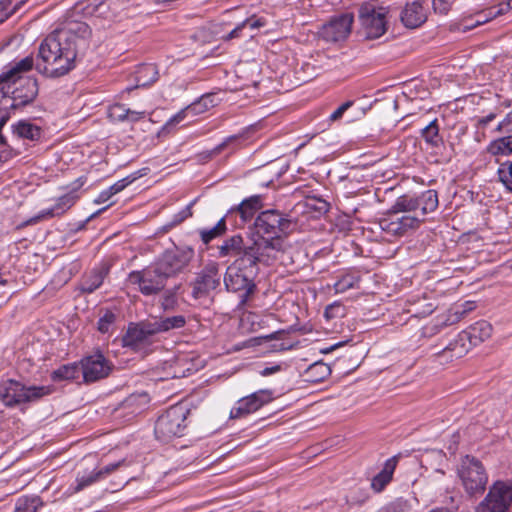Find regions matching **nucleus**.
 Returning <instances> with one entry per match:
<instances>
[{"label":"nucleus","instance_id":"obj_1","mask_svg":"<svg viewBox=\"0 0 512 512\" xmlns=\"http://www.w3.org/2000/svg\"><path fill=\"white\" fill-rule=\"evenodd\" d=\"M91 30L81 21H70L47 35L38 47L35 69L47 78H60L75 68L80 50L88 45Z\"/></svg>","mask_w":512,"mask_h":512},{"label":"nucleus","instance_id":"obj_2","mask_svg":"<svg viewBox=\"0 0 512 512\" xmlns=\"http://www.w3.org/2000/svg\"><path fill=\"white\" fill-rule=\"evenodd\" d=\"M295 222L277 209L261 211L254 220L256 254L264 257L267 264L284 251V240L294 230Z\"/></svg>","mask_w":512,"mask_h":512},{"label":"nucleus","instance_id":"obj_3","mask_svg":"<svg viewBox=\"0 0 512 512\" xmlns=\"http://www.w3.org/2000/svg\"><path fill=\"white\" fill-rule=\"evenodd\" d=\"M258 273V265L231 264L224 275V285L228 292L238 293L239 304L245 305L256 291L254 278Z\"/></svg>","mask_w":512,"mask_h":512},{"label":"nucleus","instance_id":"obj_4","mask_svg":"<svg viewBox=\"0 0 512 512\" xmlns=\"http://www.w3.org/2000/svg\"><path fill=\"white\" fill-rule=\"evenodd\" d=\"M52 392L51 386H27L15 379H6L0 383V399L6 407L35 402Z\"/></svg>","mask_w":512,"mask_h":512},{"label":"nucleus","instance_id":"obj_5","mask_svg":"<svg viewBox=\"0 0 512 512\" xmlns=\"http://www.w3.org/2000/svg\"><path fill=\"white\" fill-rule=\"evenodd\" d=\"M190 409L186 404L178 403L168 408L155 423L154 433L158 440L166 443L175 437H182L187 429V417Z\"/></svg>","mask_w":512,"mask_h":512},{"label":"nucleus","instance_id":"obj_6","mask_svg":"<svg viewBox=\"0 0 512 512\" xmlns=\"http://www.w3.org/2000/svg\"><path fill=\"white\" fill-rule=\"evenodd\" d=\"M387 8L365 2L358 9L360 33L367 40L378 39L388 28Z\"/></svg>","mask_w":512,"mask_h":512},{"label":"nucleus","instance_id":"obj_7","mask_svg":"<svg viewBox=\"0 0 512 512\" xmlns=\"http://www.w3.org/2000/svg\"><path fill=\"white\" fill-rule=\"evenodd\" d=\"M439 205L438 194L436 190L429 189L420 195H402L399 196L391 206L393 213H402L406 215L425 216L437 209Z\"/></svg>","mask_w":512,"mask_h":512},{"label":"nucleus","instance_id":"obj_8","mask_svg":"<svg viewBox=\"0 0 512 512\" xmlns=\"http://www.w3.org/2000/svg\"><path fill=\"white\" fill-rule=\"evenodd\" d=\"M457 471L462 486L468 495H480L485 491L488 475L481 461L477 458L470 455L464 456Z\"/></svg>","mask_w":512,"mask_h":512},{"label":"nucleus","instance_id":"obj_9","mask_svg":"<svg viewBox=\"0 0 512 512\" xmlns=\"http://www.w3.org/2000/svg\"><path fill=\"white\" fill-rule=\"evenodd\" d=\"M255 241L251 244L245 245L244 239L241 234H235L226 238L220 246H218V257H236L232 264H247L250 266L258 265L259 263L267 264L264 257L256 254L254 249Z\"/></svg>","mask_w":512,"mask_h":512},{"label":"nucleus","instance_id":"obj_10","mask_svg":"<svg viewBox=\"0 0 512 512\" xmlns=\"http://www.w3.org/2000/svg\"><path fill=\"white\" fill-rule=\"evenodd\" d=\"M492 334V325L486 320H480L460 332L441 352H469Z\"/></svg>","mask_w":512,"mask_h":512},{"label":"nucleus","instance_id":"obj_11","mask_svg":"<svg viewBox=\"0 0 512 512\" xmlns=\"http://www.w3.org/2000/svg\"><path fill=\"white\" fill-rule=\"evenodd\" d=\"M167 278L153 263L142 270L132 271L128 274V281L137 285L144 296L159 294L166 286Z\"/></svg>","mask_w":512,"mask_h":512},{"label":"nucleus","instance_id":"obj_12","mask_svg":"<svg viewBox=\"0 0 512 512\" xmlns=\"http://www.w3.org/2000/svg\"><path fill=\"white\" fill-rule=\"evenodd\" d=\"M194 255L195 251L191 246L176 247L173 250H166L154 264L169 279L183 272Z\"/></svg>","mask_w":512,"mask_h":512},{"label":"nucleus","instance_id":"obj_13","mask_svg":"<svg viewBox=\"0 0 512 512\" xmlns=\"http://www.w3.org/2000/svg\"><path fill=\"white\" fill-rule=\"evenodd\" d=\"M512 506V483L496 481L478 504L476 512H508Z\"/></svg>","mask_w":512,"mask_h":512},{"label":"nucleus","instance_id":"obj_14","mask_svg":"<svg viewBox=\"0 0 512 512\" xmlns=\"http://www.w3.org/2000/svg\"><path fill=\"white\" fill-rule=\"evenodd\" d=\"M423 222L424 218L420 215L393 213L392 209H389L385 217L379 220V226L391 236L402 237L410 231L417 230Z\"/></svg>","mask_w":512,"mask_h":512},{"label":"nucleus","instance_id":"obj_15","mask_svg":"<svg viewBox=\"0 0 512 512\" xmlns=\"http://www.w3.org/2000/svg\"><path fill=\"white\" fill-rule=\"evenodd\" d=\"M353 22L354 16L352 13L334 16L321 27L319 36L329 43L345 41L351 33Z\"/></svg>","mask_w":512,"mask_h":512},{"label":"nucleus","instance_id":"obj_16","mask_svg":"<svg viewBox=\"0 0 512 512\" xmlns=\"http://www.w3.org/2000/svg\"><path fill=\"white\" fill-rule=\"evenodd\" d=\"M275 399L274 391L271 389H260L239 399L230 411L233 419L245 417L258 411L264 405Z\"/></svg>","mask_w":512,"mask_h":512},{"label":"nucleus","instance_id":"obj_17","mask_svg":"<svg viewBox=\"0 0 512 512\" xmlns=\"http://www.w3.org/2000/svg\"><path fill=\"white\" fill-rule=\"evenodd\" d=\"M220 281L219 265L216 262L207 263L192 283L193 298L200 299L208 296L220 285Z\"/></svg>","mask_w":512,"mask_h":512},{"label":"nucleus","instance_id":"obj_18","mask_svg":"<svg viewBox=\"0 0 512 512\" xmlns=\"http://www.w3.org/2000/svg\"><path fill=\"white\" fill-rule=\"evenodd\" d=\"M82 378L86 383L95 382L109 375L112 365L104 354H88L81 360Z\"/></svg>","mask_w":512,"mask_h":512},{"label":"nucleus","instance_id":"obj_19","mask_svg":"<svg viewBox=\"0 0 512 512\" xmlns=\"http://www.w3.org/2000/svg\"><path fill=\"white\" fill-rule=\"evenodd\" d=\"M12 107H22L32 103L38 95V82L36 78H20L11 83Z\"/></svg>","mask_w":512,"mask_h":512},{"label":"nucleus","instance_id":"obj_20","mask_svg":"<svg viewBox=\"0 0 512 512\" xmlns=\"http://www.w3.org/2000/svg\"><path fill=\"white\" fill-rule=\"evenodd\" d=\"M83 185L81 182L76 188H73L71 191L59 197L54 206L51 208L40 211L36 216L25 221L22 226H28L36 224L37 222L46 219L52 218L55 216H61L66 211H68L78 200L79 196L77 194V189Z\"/></svg>","mask_w":512,"mask_h":512},{"label":"nucleus","instance_id":"obj_21","mask_svg":"<svg viewBox=\"0 0 512 512\" xmlns=\"http://www.w3.org/2000/svg\"><path fill=\"white\" fill-rule=\"evenodd\" d=\"M155 334L157 333L152 321L131 323L122 338L123 346L136 348L138 345L147 342Z\"/></svg>","mask_w":512,"mask_h":512},{"label":"nucleus","instance_id":"obj_22","mask_svg":"<svg viewBox=\"0 0 512 512\" xmlns=\"http://www.w3.org/2000/svg\"><path fill=\"white\" fill-rule=\"evenodd\" d=\"M110 272L108 263H101L90 271L84 273L78 282L77 289L81 294H91L104 282Z\"/></svg>","mask_w":512,"mask_h":512},{"label":"nucleus","instance_id":"obj_23","mask_svg":"<svg viewBox=\"0 0 512 512\" xmlns=\"http://www.w3.org/2000/svg\"><path fill=\"white\" fill-rule=\"evenodd\" d=\"M402 24L409 29H415L427 20V12L423 7V0L407 3L400 13Z\"/></svg>","mask_w":512,"mask_h":512},{"label":"nucleus","instance_id":"obj_24","mask_svg":"<svg viewBox=\"0 0 512 512\" xmlns=\"http://www.w3.org/2000/svg\"><path fill=\"white\" fill-rule=\"evenodd\" d=\"M35 64L36 59L32 55L26 56L15 62L7 71L0 74V83L8 82L9 84L20 80V78H25L23 74L35 68Z\"/></svg>","mask_w":512,"mask_h":512},{"label":"nucleus","instance_id":"obj_25","mask_svg":"<svg viewBox=\"0 0 512 512\" xmlns=\"http://www.w3.org/2000/svg\"><path fill=\"white\" fill-rule=\"evenodd\" d=\"M398 463V456L387 459L382 470L373 477L371 487L376 492H381L392 480L393 473Z\"/></svg>","mask_w":512,"mask_h":512},{"label":"nucleus","instance_id":"obj_26","mask_svg":"<svg viewBox=\"0 0 512 512\" xmlns=\"http://www.w3.org/2000/svg\"><path fill=\"white\" fill-rule=\"evenodd\" d=\"M158 70L155 64H142L135 72L136 87H147L157 81Z\"/></svg>","mask_w":512,"mask_h":512},{"label":"nucleus","instance_id":"obj_27","mask_svg":"<svg viewBox=\"0 0 512 512\" xmlns=\"http://www.w3.org/2000/svg\"><path fill=\"white\" fill-rule=\"evenodd\" d=\"M243 139L244 136L242 134L231 135L225 138L220 144H218L212 150L207 151L205 153V156L202 158L211 159L225 150H229L230 153H233L240 148Z\"/></svg>","mask_w":512,"mask_h":512},{"label":"nucleus","instance_id":"obj_28","mask_svg":"<svg viewBox=\"0 0 512 512\" xmlns=\"http://www.w3.org/2000/svg\"><path fill=\"white\" fill-rule=\"evenodd\" d=\"M82 377V364L72 363L63 365L53 371L51 378L53 381L77 380Z\"/></svg>","mask_w":512,"mask_h":512},{"label":"nucleus","instance_id":"obj_29","mask_svg":"<svg viewBox=\"0 0 512 512\" xmlns=\"http://www.w3.org/2000/svg\"><path fill=\"white\" fill-rule=\"evenodd\" d=\"M234 228H243L254 217L239 206L233 207L223 216Z\"/></svg>","mask_w":512,"mask_h":512},{"label":"nucleus","instance_id":"obj_30","mask_svg":"<svg viewBox=\"0 0 512 512\" xmlns=\"http://www.w3.org/2000/svg\"><path fill=\"white\" fill-rule=\"evenodd\" d=\"M153 322L156 333L167 332L171 329L182 328L185 323V317L176 315L172 317L155 319Z\"/></svg>","mask_w":512,"mask_h":512},{"label":"nucleus","instance_id":"obj_31","mask_svg":"<svg viewBox=\"0 0 512 512\" xmlns=\"http://www.w3.org/2000/svg\"><path fill=\"white\" fill-rule=\"evenodd\" d=\"M305 373L309 377L310 381L320 382L331 374V368L323 361L316 360L306 368Z\"/></svg>","mask_w":512,"mask_h":512},{"label":"nucleus","instance_id":"obj_32","mask_svg":"<svg viewBox=\"0 0 512 512\" xmlns=\"http://www.w3.org/2000/svg\"><path fill=\"white\" fill-rule=\"evenodd\" d=\"M487 152L493 156L510 155L512 153V135L493 140L488 145Z\"/></svg>","mask_w":512,"mask_h":512},{"label":"nucleus","instance_id":"obj_33","mask_svg":"<svg viewBox=\"0 0 512 512\" xmlns=\"http://www.w3.org/2000/svg\"><path fill=\"white\" fill-rule=\"evenodd\" d=\"M361 276L357 272H347L343 274L334 284L336 293H343L349 289L358 287Z\"/></svg>","mask_w":512,"mask_h":512},{"label":"nucleus","instance_id":"obj_34","mask_svg":"<svg viewBox=\"0 0 512 512\" xmlns=\"http://www.w3.org/2000/svg\"><path fill=\"white\" fill-rule=\"evenodd\" d=\"M42 505L39 496H22L16 501L14 512H37Z\"/></svg>","mask_w":512,"mask_h":512},{"label":"nucleus","instance_id":"obj_35","mask_svg":"<svg viewBox=\"0 0 512 512\" xmlns=\"http://www.w3.org/2000/svg\"><path fill=\"white\" fill-rule=\"evenodd\" d=\"M227 231V222L224 217H222L217 224L210 229H201L199 230L201 241L204 244L210 243L213 239L218 238L225 234Z\"/></svg>","mask_w":512,"mask_h":512},{"label":"nucleus","instance_id":"obj_36","mask_svg":"<svg viewBox=\"0 0 512 512\" xmlns=\"http://www.w3.org/2000/svg\"><path fill=\"white\" fill-rule=\"evenodd\" d=\"M421 136L432 147H439L442 143V138L439 135V125L437 119L431 121L421 131Z\"/></svg>","mask_w":512,"mask_h":512},{"label":"nucleus","instance_id":"obj_37","mask_svg":"<svg viewBox=\"0 0 512 512\" xmlns=\"http://www.w3.org/2000/svg\"><path fill=\"white\" fill-rule=\"evenodd\" d=\"M15 131L19 137L29 139V140H38L41 136V129L29 122L20 121L15 127Z\"/></svg>","mask_w":512,"mask_h":512},{"label":"nucleus","instance_id":"obj_38","mask_svg":"<svg viewBox=\"0 0 512 512\" xmlns=\"http://www.w3.org/2000/svg\"><path fill=\"white\" fill-rule=\"evenodd\" d=\"M12 95H11V83L1 82L0 83V112H7L8 110L16 109L11 106Z\"/></svg>","mask_w":512,"mask_h":512},{"label":"nucleus","instance_id":"obj_39","mask_svg":"<svg viewBox=\"0 0 512 512\" xmlns=\"http://www.w3.org/2000/svg\"><path fill=\"white\" fill-rule=\"evenodd\" d=\"M238 206L254 217L263 206V198L261 195H253L242 200Z\"/></svg>","mask_w":512,"mask_h":512},{"label":"nucleus","instance_id":"obj_40","mask_svg":"<svg viewBox=\"0 0 512 512\" xmlns=\"http://www.w3.org/2000/svg\"><path fill=\"white\" fill-rule=\"evenodd\" d=\"M498 176L506 189L512 193V162L506 161L498 168Z\"/></svg>","mask_w":512,"mask_h":512},{"label":"nucleus","instance_id":"obj_41","mask_svg":"<svg viewBox=\"0 0 512 512\" xmlns=\"http://www.w3.org/2000/svg\"><path fill=\"white\" fill-rule=\"evenodd\" d=\"M344 316H345V307L339 301H335V302L327 305L324 310V318L327 321H331V320H334L337 318H342Z\"/></svg>","mask_w":512,"mask_h":512},{"label":"nucleus","instance_id":"obj_42","mask_svg":"<svg viewBox=\"0 0 512 512\" xmlns=\"http://www.w3.org/2000/svg\"><path fill=\"white\" fill-rule=\"evenodd\" d=\"M288 364L286 362H271L267 363L265 366L258 365V373L263 377H268L278 372H282L287 370Z\"/></svg>","mask_w":512,"mask_h":512},{"label":"nucleus","instance_id":"obj_43","mask_svg":"<svg viewBox=\"0 0 512 512\" xmlns=\"http://www.w3.org/2000/svg\"><path fill=\"white\" fill-rule=\"evenodd\" d=\"M196 200L191 201L186 207H184L181 211L176 213L171 222L167 223L165 225L166 229H171L180 223H182L184 220L192 216V207L195 204Z\"/></svg>","mask_w":512,"mask_h":512},{"label":"nucleus","instance_id":"obj_44","mask_svg":"<svg viewBox=\"0 0 512 512\" xmlns=\"http://www.w3.org/2000/svg\"><path fill=\"white\" fill-rule=\"evenodd\" d=\"M100 475L98 473V470H93L90 472H85L82 475H79L76 479L77 481V490H82L83 488L100 481Z\"/></svg>","mask_w":512,"mask_h":512},{"label":"nucleus","instance_id":"obj_45","mask_svg":"<svg viewBox=\"0 0 512 512\" xmlns=\"http://www.w3.org/2000/svg\"><path fill=\"white\" fill-rule=\"evenodd\" d=\"M116 320V315L110 310H106L105 313L98 320L97 328L101 333H108L114 322Z\"/></svg>","mask_w":512,"mask_h":512},{"label":"nucleus","instance_id":"obj_46","mask_svg":"<svg viewBox=\"0 0 512 512\" xmlns=\"http://www.w3.org/2000/svg\"><path fill=\"white\" fill-rule=\"evenodd\" d=\"M466 315H467V313L464 312L463 309L459 305H456L448 311L447 317H446L445 321L443 322V324L446 326L453 325V324L459 322L461 319H463Z\"/></svg>","mask_w":512,"mask_h":512},{"label":"nucleus","instance_id":"obj_47","mask_svg":"<svg viewBox=\"0 0 512 512\" xmlns=\"http://www.w3.org/2000/svg\"><path fill=\"white\" fill-rule=\"evenodd\" d=\"M179 286H175L173 289L166 290L162 298V308L164 310H171L177 305L176 293Z\"/></svg>","mask_w":512,"mask_h":512},{"label":"nucleus","instance_id":"obj_48","mask_svg":"<svg viewBox=\"0 0 512 512\" xmlns=\"http://www.w3.org/2000/svg\"><path fill=\"white\" fill-rule=\"evenodd\" d=\"M16 8L17 5H12V0H0V23L15 13Z\"/></svg>","mask_w":512,"mask_h":512},{"label":"nucleus","instance_id":"obj_49","mask_svg":"<svg viewBox=\"0 0 512 512\" xmlns=\"http://www.w3.org/2000/svg\"><path fill=\"white\" fill-rule=\"evenodd\" d=\"M116 110L123 111V116L126 117V121H129V122H137L140 119L145 117L144 111H142V112L134 111V110L125 108L123 105H116L115 111Z\"/></svg>","mask_w":512,"mask_h":512},{"label":"nucleus","instance_id":"obj_50","mask_svg":"<svg viewBox=\"0 0 512 512\" xmlns=\"http://www.w3.org/2000/svg\"><path fill=\"white\" fill-rule=\"evenodd\" d=\"M142 176V174H132L123 179L118 180L113 185L110 186L111 190L114 194H117L124 190L129 184L135 181L138 177Z\"/></svg>","mask_w":512,"mask_h":512},{"label":"nucleus","instance_id":"obj_51","mask_svg":"<svg viewBox=\"0 0 512 512\" xmlns=\"http://www.w3.org/2000/svg\"><path fill=\"white\" fill-rule=\"evenodd\" d=\"M454 0H433L432 6L435 13L440 15H446L451 7Z\"/></svg>","mask_w":512,"mask_h":512},{"label":"nucleus","instance_id":"obj_52","mask_svg":"<svg viewBox=\"0 0 512 512\" xmlns=\"http://www.w3.org/2000/svg\"><path fill=\"white\" fill-rule=\"evenodd\" d=\"M125 465H126V461L120 460L115 463H110L101 469H98V473L100 475L101 480L105 479L108 475L112 474L113 472L118 470L120 467L125 466Z\"/></svg>","mask_w":512,"mask_h":512},{"label":"nucleus","instance_id":"obj_53","mask_svg":"<svg viewBox=\"0 0 512 512\" xmlns=\"http://www.w3.org/2000/svg\"><path fill=\"white\" fill-rule=\"evenodd\" d=\"M355 101L353 100H347L346 102L342 103L330 116V121H338L340 120L344 113L350 109L354 105Z\"/></svg>","mask_w":512,"mask_h":512},{"label":"nucleus","instance_id":"obj_54","mask_svg":"<svg viewBox=\"0 0 512 512\" xmlns=\"http://www.w3.org/2000/svg\"><path fill=\"white\" fill-rule=\"evenodd\" d=\"M310 201L315 203H309L308 206H310L312 209L319 213H326L329 211L330 205L327 201L323 199H311Z\"/></svg>","mask_w":512,"mask_h":512},{"label":"nucleus","instance_id":"obj_55","mask_svg":"<svg viewBox=\"0 0 512 512\" xmlns=\"http://www.w3.org/2000/svg\"><path fill=\"white\" fill-rule=\"evenodd\" d=\"M352 340L351 339H347V340H344V341H338V342H335L327 347H323V348H319V351L318 352H323V353H326V352H333L337 349H340V348H343L345 346H349V347H352V345H350V342Z\"/></svg>","mask_w":512,"mask_h":512},{"label":"nucleus","instance_id":"obj_56","mask_svg":"<svg viewBox=\"0 0 512 512\" xmlns=\"http://www.w3.org/2000/svg\"><path fill=\"white\" fill-rule=\"evenodd\" d=\"M185 110H181L178 113H176L174 116H172L165 124V128H169L171 126H175L182 122L185 118Z\"/></svg>","mask_w":512,"mask_h":512},{"label":"nucleus","instance_id":"obj_57","mask_svg":"<svg viewBox=\"0 0 512 512\" xmlns=\"http://www.w3.org/2000/svg\"><path fill=\"white\" fill-rule=\"evenodd\" d=\"M113 195H115L113 193V191L111 190L110 187H108L107 189L101 191L99 193V195L97 196V198L94 200V202L96 204H101V203H104L106 201H108Z\"/></svg>","mask_w":512,"mask_h":512},{"label":"nucleus","instance_id":"obj_58","mask_svg":"<svg viewBox=\"0 0 512 512\" xmlns=\"http://www.w3.org/2000/svg\"><path fill=\"white\" fill-rule=\"evenodd\" d=\"M262 342V338H251L245 342H242L241 344H238L236 346V350H240V349H244V348H250V347H255L257 345H260V343Z\"/></svg>","mask_w":512,"mask_h":512},{"label":"nucleus","instance_id":"obj_59","mask_svg":"<svg viewBox=\"0 0 512 512\" xmlns=\"http://www.w3.org/2000/svg\"><path fill=\"white\" fill-rule=\"evenodd\" d=\"M247 26V21H243L242 23H240L238 26H236L226 37V39L230 40V39H234V38H237L239 37L240 35V32L242 31V29Z\"/></svg>","mask_w":512,"mask_h":512},{"label":"nucleus","instance_id":"obj_60","mask_svg":"<svg viewBox=\"0 0 512 512\" xmlns=\"http://www.w3.org/2000/svg\"><path fill=\"white\" fill-rule=\"evenodd\" d=\"M496 118L495 113H490L485 117H481L477 120V125L479 127L484 128L487 124H489L491 121H493Z\"/></svg>","mask_w":512,"mask_h":512},{"label":"nucleus","instance_id":"obj_61","mask_svg":"<svg viewBox=\"0 0 512 512\" xmlns=\"http://www.w3.org/2000/svg\"><path fill=\"white\" fill-rule=\"evenodd\" d=\"M489 19H491V18H490V14H489L488 16H486L485 18H483V19H482V18H479V19H478L474 24H472V25L463 26V27L461 28V31H462V32L469 31V30H471L472 28H474V27H476V26H479V25H481V24H483V23L487 22Z\"/></svg>","mask_w":512,"mask_h":512},{"label":"nucleus","instance_id":"obj_62","mask_svg":"<svg viewBox=\"0 0 512 512\" xmlns=\"http://www.w3.org/2000/svg\"><path fill=\"white\" fill-rule=\"evenodd\" d=\"M17 153L13 151V149H4L0 152V160L1 161H7L13 156H15Z\"/></svg>","mask_w":512,"mask_h":512},{"label":"nucleus","instance_id":"obj_63","mask_svg":"<svg viewBox=\"0 0 512 512\" xmlns=\"http://www.w3.org/2000/svg\"><path fill=\"white\" fill-rule=\"evenodd\" d=\"M246 21L247 25H249L251 29H257L265 25V21H263L262 19H247Z\"/></svg>","mask_w":512,"mask_h":512},{"label":"nucleus","instance_id":"obj_64","mask_svg":"<svg viewBox=\"0 0 512 512\" xmlns=\"http://www.w3.org/2000/svg\"><path fill=\"white\" fill-rule=\"evenodd\" d=\"M459 306L468 314L476 308V303L474 301H466Z\"/></svg>","mask_w":512,"mask_h":512}]
</instances>
